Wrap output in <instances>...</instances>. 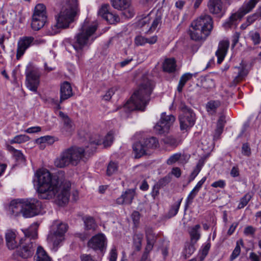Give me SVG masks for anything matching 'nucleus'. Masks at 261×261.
Segmentation results:
<instances>
[{"label": "nucleus", "mask_w": 261, "mask_h": 261, "mask_svg": "<svg viewBox=\"0 0 261 261\" xmlns=\"http://www.w3.org/2000/svg\"><path fill=\"white\" fill-rule=\"evenodd\" d=\"M35 176L40 198L49 199L54 197L56 203L60 206H63L68 202L70 189L68 181L59 180L57 175H52L45 169L38 170Z\"/></svg>", "instance_id": "1"}, {"label": "nucleus", "mask_w": 261, "mask_h": 261, "mask_svg": "<svg viewBox=\"0 0 261 261\" xmlns=\"http://www.w3.org/2000/svg\"><path fill=\"white\" fill-rule=\"evenodd\" d=\"M79 12L78 0H65L60 12L56 16V23L50 27L47 34L55 35L59 33L61 29L68 28Z\"/></svg>", "instance_id": "2"}, {"label": "nucleus", "mask_w": 261, "mask_h": 261, "mask_svg": "<svg viewBox=\"0 0 261 261\" xmlns=\"http://www.w3.org/2000/svg\"><path fill=\"white\" fill-rule=\"evenodd\" d=\"M153 86V83L151 81H144L125 103L124 109H127L129 111H144L150 100V95L152 91Z\"/></svg>", "instance_id": "3"}, {"label": "nucleus", "mask_w": 261, "mask_h": 261, "mask_svg": "<svg viewBox=\"0 0 261 261\" xmlns=\"http://www.w3.org/2000/svg\"><path fill=\"white\" fill-rule=\"evenodd\" d=\"M213 28L212 18L207 14L201 15L191 23L188 34L194 41H203L210 34Z\"/></svg>", "instance_id": "4"}, {"label": "nucleus", "mask_w": 261, "mask_h": 261, "mask_svg": "<svg viewBox=\"0 0 261 261\" xmlns=\"http://www.w3.org/2000/svg\"><path fill=\"white\" fill-rule=\"evenodd\" d=\"M97 28L96 23H91L87 19L84 21L72 44V47L77 53H81L84 47L91 44L95 39L96 37H94V34Z\"/></svg>", "instance_id": "5"}, {"label": "nucleus", "mask_w": 261, "mask_h": 261, "mask_svg": "<svg viewBox=\"0 0 261 261\" xmlns=\"http://www.w3.org/2000/svg\"><path fill=\"white\" fill-rule=\"evenodd\" d=\"M85 150L82 147L71 146L64 150L55 161L58 168H64L71 165L76 166L84 157Z\"/></svg>", "instance_id": "6"}, {"label": "nucleus", "mask_w": 261, "mask_h": 261, "mask_svg": "<svg viewBox=\"0 0 261 261\" xmlns=\"http://www.w3.org/2000/svg\"><path fill=\"white\" fill-rule=\"evenodd\" d=\"M38 225L36 223L32 224L30 227L24 231L26 238L22 240L19 245L20 249L17 250L18 255L23 258H28L32 256L36 248L35 244L31 241L30 239H35L37 237Z\"/></svg>", "instance_id": "7"}, {"label": "nucleus", "mask_w": 261, "mask_h": 261, "mask_svg": "<svg viewBox=\"0 0 261 261\" xmlns=\"http://www.w3.org/2000/svg\"><path fill=\"white\" fill-rule=\"evenodd\" d=\"M260 0H249L245 2L237 12L232 14L223 24V27L227 30L236 28L242 18L255 7Z\"/></svg>", "instance_id": "8"}, {"label": "nucleus", "mask_w": 261, "mask_h": 261, "mask_svg": "<svg viewBox=\"0 0 261 261\" xmlns=\"http://www.w3.org/2000/svg\"><path fill=\"white\" fill-rule=\"evenodd\" d=\"M52 227L53 230L48 235L47 242L51 243L54 248L57 250L60 244L64 240V234L68 227L67 224L60 223L58 221L54 222Z\"/></svg>", "instance_id": "9"}, {"label": "nucleus", "mask_w": 261, "mask_h": 261, "mask_svg": "<svg viewBox=\"0 0 261 261\" xmlns=\"http://www.w3.org/2000/svg\"><path fill=\"white\" fill-rule=\"evenodd\" d=\"M47 20L46 7L43 4H37L34 9L31 23L32 28L38 31L45 24Z\"/></svg>", "instance_id": "10"}, {"label": "nucleus", "mask_w": 261, "mask_h": 261, "mask_svg": "<svg viewBox=\"0 0 261 261\" xmlns=\"http://www.w3.org/2000/svg\"><path fill=\"white\" fill-rule=\"evenodd\" d=\"M182 113L179 116L180 128L181 130H187L195 123L196 117L193 111L185 105L180 107Z\"/></svg>", "instance_id": "11"}, {"label": "nucleus", "mask_w": 261, "mask_h": 261, "mask_svg": "<svg viewBox=\"0 0 261 261\" xmlns=\"http://www.w3.org/2000/svg\"><path fill=\"white\" fill-rule=\"evenodd\" d=\"M162 14L159 10L151 11L147 16L143 18L140 22L142 27L147 25V29L151 31H154L162 23Z\"/></svg>", "instance_id": "12"}, {"label": "nucleus", "mask_w": 261, "mask_h": 261, "mask_svg": "<svg viewBox=\"0 0 261 261\" xmlns=\"http://www.w3.org/2000/svg\"><path fill=\"white\" fill-rule=\"evenodd\" d=\"M41 208V202L37 199L23 200L22 215L25 218L34 217L40 214Z\"/></svg>", "instance_id": "13"}, {"label": "nucleus", "mask_w": 261, "mask_h": 261, "mask_svg": "<svg viewBox=\"0 0 261 261\" xmlns=\"http://www.w3.org/2000/svg\"><path fill=\"white\" fill-rule=\"evenodd\" d=\"M26 86L31 91L36 93L40 83V72L38 69L32 68L25 72Z\"/></svg>", "instance_id": "14"}, {"label": "nucleus", "mask_w": 261, "mask_h": 261, "mask_svg": "<svg viewBox=\"0 0 261 261\" xmlns=\"http://www.w3.org/2000/svg\"><path fill=\"white\" fill-rule=\"evenodd\" d=\"M175 120L173 115H167L166 113H162L160 121L154 127V130L159 134L168 133Z\"/></svg>", "instance_id": "15"}, {"label": "nucleus", "mask_w": 261, "mask_h": 261, "mask_svg": "<svg viewBox=\"0 0 261 261\" xmlns=\"http://www.w3.org/2000/svg\"><path fill=\"white\" fill-rule=\"evenodd\" d=\"M107 238L103 233H98L92 237L88 242V247L95 251L99 250L101 252L106 249Z\"/></svg>", "instance_id": "16"}, {"label": "nucleus", "mask_w": 261, "mask_h": 261, "mask_svg": "<svg viewBox=\"0 0 261 261\" xmlns=\"http://www.w3.org/2000/svg\"><path fill=\"white\" fill-rule=\"evenodd\" d=\"M33 37L23 36L20 37L17 44L16 58L17 60L24 54L25 51L32 45Z\"/></svg>", "instance_id": "17"}, {"label": "nucleus", "mask_w": 261, "mask_h": 261, "mask_svg": "<svg viewBox=\"0 0 261 261\" xmlns=\"http://www.w3.org/2000/svg\"><path fill=\"white\" fill-rule=\"evenodd\" d=\"M228 6L226 2L223 4L221 0H209L207 3L210 12L219 16L224 15Z\"/></svg>", "instance_id": "18"}, {"label": "nucleus", "mask_w": 261, "mask_h": 261, "mask_svg": "<svg viewBox=\"0 0 261 261\" xmlns=\"http://www.w3.org/2000/svg\"><path fill=\"white\" fill-rule=\"evenodd\" d=\"M109 4L102 5L98 11V14L110 24H115L120 20L117 14L113 13L109 11Z\"/></svg>", "instance_id": "19"}, {"label": "nucleus", "mask_w": 261, "mask_h": 261, "mask_svg": "<svg viewBox=\"0 0 261 261\" xmlns=\"http://www.w3.org/2000/svg\"><path fill=\"white\" fill-rule=\"evenodd\" d=\"M6 245L8 249L13 250L17 248L22 243V239H20L17 237L15 231L8 230L5 233Z\"/></svg>", "instance_id": "20"}, {"label": "nucleus", "mask_w": 261, "mask_h": 261, "mask_svg": "<svg viewBox=\"0 0 261 261\" xmlns=\"http://www.w3.org/2000/svg\"><path fill=\"white\" fill-rule=\"evenodd\" d=\"M145 236L147 244L145 251L142 255L143 258H145L146 257H148L149 253L152 250L156 239L155 234L153 232V230L151 228H146Z\"/></svg>", "instance_id": "21"}, {"label": "nucleus", "mask_w": 261, "mask_h": 261, "mask_svg": "<svg viewBox=\"0 0 261 261\" xmlns=\"http://www.w3.org/2000/svg\"><path fill=\"white\" fill-rule=\"evenodd\" d=\"M114 140L113 134L112 132H109L105 137L101 139L98 135H95L94 139H90V144L91 145H98L103 144L105 147H109L112 145Z\"/></svg>", "instance_id": "22"}, {"label": "nucleus", "mask_w": 261, "mask_h": 261, "mask_svg": "<svg viewBox=\"0 0 261 261\" xmlns=\"http://www.w3.org/2000/svg\"><path fill=\"white\" fill-rule=\"evenodd\" d=\"M229 46V42L228 40H223L220 42L218 48L216 52V56L217 57V63L220 64L224 60L228 47Z\"/></svg>", "instance_id": "23"}, {"label": "nucleus", "mask_w": 261, "mask_h": 261, "mask_svg": "<svg viewBox=\"0 0 261 261\" xmlns=\"http://www.w3.org/2000/svg\"><path fill=\"white\" fill-rule=\"evenodd\" d=\"M135 194L134 189H128L116 199V202L118 204H129L132 203Z\"/></svg>", "instance_id": "24"}, {"label": "nucleus", "mask_w": 261, "mask_h": 261, "mask_svg": "<svg viewBox=\"0 0 261 261\" xmlns=\"http://www.w3.org/2000/svg\"><path fill=\"white\" fill-rule=\"evenodd\" d=\"M72 95V89L70 84L68 82H64L60 87V102L68 99Z\"/></svg>", "instance_id": "25"}, {"label": "nucleus", "mask_w": 261, "mask_h": 261, "mask_svg": "<svg viewBox=\"0 0 261 261\" xmlns=\"http://www.w3.org/2000/svg\"><path fill=\"white\" fill-rule=\"evenodd\" d=\"M23 204V199L13 200L9 205V211L14 216H17L20 213L22 214Z\"/></svg>", "instance_id": "26"}, {"label": "nucleus", "mask_w": 261, "mask_h": 261, "mask_svg": "<svg viewBox=\"0 0 261 261\" xmlns=\"http://www.w3.org/2000/svg\"><path fill=\"white\" fill-rule=\"evenodd\" d=\"M133 148L135 158H140L146 154L147 149L144 143L141 142H136L133 145Z\"/></svg>", "instance_id": "27"}, {"label": "nucleus", "mask_w": 261, "mask_h": 261, "mask_svg": "<svg viewBox=\"0 0 261 261\" xmlns=\"http://www.w3.org/2000/svg\"><path fill=\"white\" fill-rule=\"evenodd\" d=\"M34 261H51V258L42 247L38 246L34 256Z\"/></svg>", "instance_id": "28"}, {"label": "nucleus", "mask_w": 261, "mask_h": 261, "mask_svg": "<svg viewBox=\"0 0 261 261\" xmlns=\"http://www.w3.org/2000/svg\"><path fill=\"white\" fill-rule=\"evenodd\" d=\"M221 102L219 100H211L207 102L205 109L207 113L210 115H214L217 110L220 107Z\"/></svg>", "instance_id": "29"}, {"label": "nucleus", "mask_w": 261, "mask_h": 261, "mask_svg": "<svg viewBox=\"0 0 261 261\" xmlns=\"http://www.w3.org/2000/svg\"><path fill=\"white\" fill-rule=\"evenodd\" d=\"M114 8L119 10H126L130 5V0H111Z\"/></svg>", "instance_id": "30"}, {"label": "nucleus", "mask_w": 261, "mask_h": 261, "mask_svg": "<svg viewBox=\"0 0 261 261\" xmlns=\"http://www.w3.org/2000/svg\"><path fill=\"white\" fill-rule=\"evenodd\" d=\"M164 71L168 72H172L175 70L176 62L173 58L166 59L163 65Z\"/></svg>", "instance_id": "31"}, {"label": "nucleus", "mask_w": 261, "mask_h": 261, "mask_svg": "<svg viewBox=\"0 0 261 261\" xmlns=\"http://www.w3.org/2000/svg\"><path fill=\"white\" fill-rule=\"evenodd\" d=\"M144 144L147 149H154L158 147L159 145L158 139L154 137L146 138L144 140Z\"/></svg>", "instance_id": "32"}, {"label": "nucleus", "mask_w": 261, "mask_h": 261, "mask_svg": "<svg viewBox=\"0 0 261 261\" xmlns=\"http://www.w3.org/2000/svg\"><path fill=\"white\" fill-rule=\"evenodd\" d=\"M200 225L199 224H197L191 229L190 231L191 242L196 243V242L200 239Z\"/></svg>", "instance_id": "33"}, {"label": "nucleus", "mask_w": 261, "mask_h": 261, "mask_svg": "<svg viewBox=\"0 0 261 261\" xmlns=\"http://www.w3.org/2000/svg\"><path fill=\"white\" fill-rule=\"evenodd\" d=\"M9 150L12 151V154L14 159L19 163H23L25 159L23 153L18 150L15 149L12 146L9 147Z\"/></svg>", "instance_id": "34"}, {"label": "nucleus", "mask_w": 261, "mask_h": 261, "mask_svg": "<svg viewBox=\"0 0 261 261\" xmlns=\"http://www.w3.org/2000/svg\"><path fill=\"white\" fill-rule=\"evenodd\" d=\"M143 238V234L136 233L133 237V245L137 251L140 250L142 246V241Z\"/></svg>", "instance_id": "35"}, {"label": "nucleus", "mask_w": 261, "mask_h": 261, "mask_svg": "<svg viewBox=\"0 0 261 261\" xmlns=\"http://www.w3.org/2000/svg\"><path fill=\"white\" fill-rule=\"evenodd\" d=\"M85 228L87 230H95L97 225L94 218L88 216L84 219Z\"/></svg>", "instance_id": "36"}, {"label": "nucleus", "mask_w": 261, "mask_h": 261, "mask_svg": "<svg viewBox=\"0 0 261 261\" xmlns=\"http://www.w3.org/2000/svg\"><path fill=\"white\" fill-rule=\"evenodd\" d=\"M249 37L254 45H258L261 42V36L258 32L250 31Z\"/></svg>", "instance_id": "37"}, {"label": "nucleus", "mask_w": 261, "mask_h": 261, "mask_svg": "<svg viewBox=\"0 0 261 261\" xmlns=\"http://www.w3.org/2000/svg\"><path fill=\"white\" fill-rule=\"evenodd\" d=\"M196 243L191 242L190 243L186 244L184 251V254L186 258L190 257L195 251V244Z\"/></svg>", "instance_id": "38"}, {"label": "nucleus", "mask_w": 261, "mask_h": 261, "mask_svg": "<svg viewBox=\"0 0 261 261\" xmlns=\"http://www.w3.org/2000/svg\"><path fill=\"white\" fill-rule=\"evenodd\" d=\"M118 166L116 162L111 161L107 166V174L111 176L115 174L118 170Z\"/></svg>", "instance_id": "39"}, {"label": "nucleus", "mask_w": 261, "mask_h": 261, "mask_svg": "<svg viewBox=\"0 0 261 261\" xmlns=\"http://www.w3.org/2000/svg\"><path fill=\"white\" fill-rule=\"evenodd\" d=\"M162 141L165 144L174 147H176L179 144V142L177 141V140L174 137L171 136H168L163 138Z\"/></svg>", "instance_id": "40"}, {"label": "nucleus", "mask_w": 261, "mask_h": 261, "mask_svg": "<svg viewBox=\"0 0 261 261\" xmlns=\"http://www.w3.org/2000/svg\"><path fill=\"white\" fill-rule=\"evenodd\" d=\"M252 197V195L250 193L246 194L241 199L238 204V208L241 209L244 208L249 202Z\"/></svg>", "instance_id": "41"}, {"label": "nucleus", "mask_w": 261, "mask_h": 261, "mask_svg": "<svg viewBox=\"0 0 261 261\" xmlns=\"http://www.w3.org/2000/svg\"><path fill=\"white\" fill-rule=\"evenodd\" d=\"M30 138L25 135H19L15 136L13 139L10 141V143H22L28 141Z\"/></svg>", "instance_id": "42"}, {"label": "nucleus", "mask_w": 261, "mask_h": 261, "mask_svg": "<svg viewBox=\"0 0 261 261\" xmlns=\"http://www.w3.org/2000/svg\"><path fill=\"white\" fill-rule=\"evenodd\" d=\"M225 116L224 115H221L220 116L218 120L216 132L219 135H220L223 131V127L225 123Z\"/></svg>", "instance_id": "43"}, {"label": "nucleus", "mask_w": 261, "mask_h": 261, "mask_svg": "<svg viewBox=\"0 0 261 261\" xmlns=\"http://www.w3.org/2000/svg\"><path fill=\"white\" fill-rule=\"evenodd\" d=\"M182 199L181 198L176 203L172 205L169 212V215L170 217H173L177 214Z\"/></svg>", "instance_id": "44"}, {"label": "nucleus", "mask_w": 261, "mask_h": 261, "mask_svg": "<svg viewBox=\"0 0 261 261\" xmlns=\"http://www.w3.org/2000/svg\"><path fill=\"white\" fill-rule=\"evenodd\" d=\"M198 192L196 191H194V189H193L191 192L188 195L186 201V204H185V209H187V207L189 206L190 204H191L193 200L195 198V197L197 194Z\"/></svg>", "instance_id": "45"}, {"label": "nucleus", "mask_w": 261, "mask_h": 261, "mask_svg": "<svg viewBox=\"0 0 261 261\" xmlns=\"http://www.w3.org/2000/svg\"><path fill=\"white\" fill-rule=\"evenodd\" d=\"M202 165L200 164V163H198L193 170V172L191 173L190 177H189V182L193 180L197 176L199 172L201 169Z\"/></svg>", "instance_id": "46"}, {"label": "nucleus", "mask_w": 261, "mask_h": 261, "mask_svg": "<svg viewBox=\"0 0 261 261\" xmlns=\"http://www.w3.org/2000/svg\"><path fill=\"white\" fill-rule=\"evenodd\" d=\"M241 248L239 245V242L238 241L236 244V247L231 253L230 259L231 260H233L236 258L240 254Z\"/></svg>", "instance_id": "47"}, {"label": "nucleus", "mask_w": 261, "mask_h": 261, "mask_svg": "<svg viewBox=\"0 0 261 261\" xmlns=\"http://www.w3.org/2000/svg\"><path fill=\"white\" fill-rule=\"evenodd\" d=\"M242 153L243 155L249 156L251 154V149L248 143H244L242 147Z\"/></svg>", "instance_id": "48"}, {"label": "nucleus", "mask_w": 261, "mask_h": 261, "mask_svg": "<svg viewBox=\"0 0 261 261\" xmlns=\"http://www.w3.org/2000/svg\"><path fill=\"white\" fill-rule=\"evenodd\" d=\"M135 43L137 46H142L146 43V38L142 36H136L135 39Z\"/></svg>", "instance_id": "49"}, {"label": "nucleus", "mask_w": 261, "mask_h": 261, "mask_svg": "<svg viewBox=\"0 0 261 261\" xmlns=\"http://www.w3.org/2000/svg\"><path fill=\"white\" fill-rule=\"evenodd\" d=\"M246 75V73L244 69H241L238 73V75L235 77L233 80L234 83L240 82Z\"/></svg>", "instance_id": "50"}, {"label": "nucleus", "mask_w": 261, "mask_h": 261, "mask_svg": "<svg viewBox=\"0 0 261 261\" xmlns=\"http://www.w3.org/2000/svg\"><path fill=\"white\" fill-rule=\"evenodd\" d=\"M180 157V153H175L172 155L167 161L168 165H171L177 161Z\"/></svg>", "instance_id": "51"}, {"label": "nucleus", "mask_w": 261, "mask_h": 261, "mask_svg": "<svg viewBox=\"0 0 261 261\" xmlns=\"http://www.w3.org/2000/svg\"><path fill=\"white\" fill-rule=\"evenodd\" d=\"M258 18H259L258 14L257 13H255L252 15L248 16L247 17L246 21L248 22V24L250 25L252 23H253Z\"/></svg>", "instance_id": "52"}, {"label": "nucleus", "mask_w": 261, "mask_h": 261, "mask_svg": "<svg viewBox=\"0 0 261 261\" xmlns=\"http://www.w3.org/2000/svg\"><path fill=\"white\" fill-rule=\"evenodd\" d=\"M64 121V129H65L66 132H70L72 130V124L70 119L69 117L63 120Z\"/></svg>", "instance_id": "53"}, {"label": "nucleus", "mask_w": 261, "mask_h": 261, "mask_svg": "<svg viewBox=\"0 0 261 261\" xmlns=\"http://www.w3.org/2000/svg\"><path fill=\"white\" fill-rule=\"evenodd\" d=\"M109 255L110 261H116L117 258V252L116 247H113L111 249Z\"/></svg>", "instance_id": "54"}, {"label": "nucleus", "mask_w": 261, "mask_h": 261, "mask_svg": "<svg viewBox=\"0 0 261 261\" xmlns=\"http://www.w3.org/2000/svg\"><path fill=\"white\" fill-rule=\"evenodd\" d=\"M226 185L225 181L224 180L220 179L218 181L214 182L211 186L214 188H224Z\"/></svg>", "instance_id": "55"}, {"label": "nucleus", "mask_w": 261, "mask_h": 261, "mask_svg": "<svg viewBox=\"0 0 261 261\" xmlns=\"http://www.w3.org/2000/svg\"><path fill=\"white\" fill-rule=\"evenodd\" d=\"M132 220L135 225L139 223L140 219V214L137 211H134L132 214Z\"/></svg>", "instance_id": "56"}, {"label": "nucleus", "mask_w": 261, "mask_h": 261, "mask_svg": "<svg viewBox=\"0 0 261 261\" xmlns=\"http://www.w3.org/2000/svg\"><path fill=\"white\" fill-rule=\"evenodd\" d=\"M81 261H98L90 254H83L80 256Z\"/></svg>", "instance_id": "57"}, {"label": "nucleus", "mask_w": 261, "mask_h": 261, "mask_svg": "<svg viewBox=\"0 0 261 261\" xmlns=\"http://www.w3.org/2000/svg\"><path fill=\"white\" fill-rule=\"evenodd\" d=\"M115 90L114 88L109 89L106 92V94L103 95V99H105V100H109L111 99L112 96L114 94Z\"/></svg>", "instance_id": "58"}, {"label": "nucleus", "mask_w": 261, "mask_h": 261, "mask_svg": "<svg viewBox=\"0 0 261 261\" xmlns=\"http://www.w3.org/2000/svg\"><path fill=\"white\" fill-rule=\"evenodd\" d=\"M230 174L233 177H238L240 175V171L238 166H233L232 168Z\"/></svg>", "instance_id": "59"}, {"label": "nucleus", "mask_w": 261, "mask_h": 261, "mask_svg": "<svg viewBox=\"0 0 261 261\" xmlns=\"http://www.w3.org/2000/svg\"><path fill=\"white\" fill-rule=\"evenodd\" d=\"M41 142H47L49 144H51L54 142L55 140L53 137L46 136L40 138Z\"/></svg>", "instance_id": "60"}, {"label": "nucleus", "mask_w": 261, "mask_h": 261, "mask_svg": "<svg viewBox=\"0 0 261 261\" xmlns=\"http://www.w3.org/2000/svg\"><path fill=\"white\" fill-rule=\"evenodd\" d=\"M192 77V74L190 73H186L183 74L180 78L179 81H181L185 84L187 81L190 80Z\"/></svg>", "instance_id": "61"}, {"label": "nucleus", "mask_w": 261, "mask_h": 261, "mask_svg": "<svg viewBox=\"0 0 261 261\" xmlns=\"http://www.w3.org/2000/svg\"><path fill=\"white\" fill-rule=\"evenodd\" d=\"M206 179V177H203L200 181H199L196 186L193 188L194 191H196L198 192L200 189L201 188L202 186L205 181Z\"/></svg>", "instance_id": "62"}, {"label": "nucleus", "mask_w": 261, "mask_h": 261, "mask_svg": "<svg viewBox=\"0 0 261 261\" xmlns=\"http://www.w3.org/2000/svg\"><path fill=\"white\" fill-rule=\"evenodd\" d=\"M255 229L251 226H248L244 229V232L246 235L253 234L255 232Z\"/></svg>", "instance_id": "63"}, {"label": "nucleus", "mask_w": 261, "mask_h": 261, "mask_svg": "<svg viewBox=\"0 0 261 261\" xmlns=\"http://www.w3.org/2000/svg\"><path fill=\"white\" fill-rule=\"evenodd\" d=\"M249 258L251 261H260L259 256L254 252L249 253Z\"/></svg>", "instance_id": "64"}]
</instances>
